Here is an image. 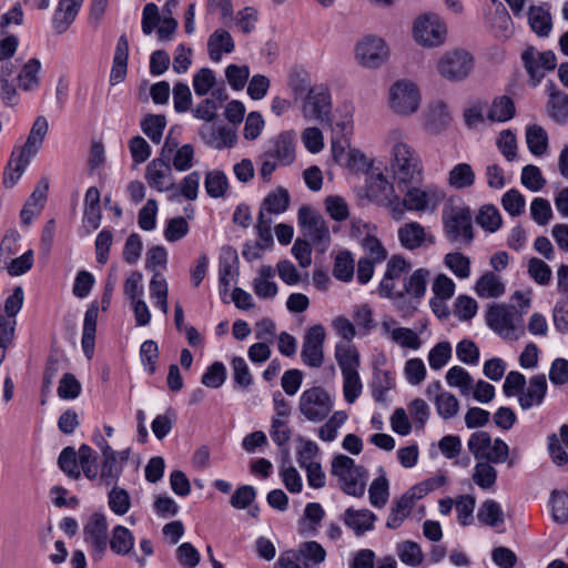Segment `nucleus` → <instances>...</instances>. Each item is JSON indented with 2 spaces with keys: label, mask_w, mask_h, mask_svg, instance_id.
Listing matches in <instances>:
<instances>
[{
  "label": "nucleus",
  "mask_w": 568,
  "mask_h": 568,
  "mask_svg": "<svg viewBox=\"0 0 568 568\" xmlns=\"http://www.w3.org/2000/svg\"><path fill=\"white\" fill-rule=\"evenodd\" d=\"M419 183H403L396 185L398 194L393 199L392 216L400 220L405 210L413 212L435 211L445 197V192L435 184H426L423 187Z\"/></svg>",
  "instance_id": "nucleus-1"
},
{
  "label": "nucleus",
  "mask_w": 568,
  "mask_h": 568,
  "mask_svg": "<svg viewBox=\"0 0 568 568\" xmlns=\"http://www.w3.org/2000/svg\"><path fill=\"white\" fill-rule=\"evenodd\" d=\"M445 237L459 246H470L474 241L473 215L468 206H450L442 214Z\"/></svg>",
  "instance_id": "nucleus-2"
},
{
  "label": "nucleus",
  "mask_w": 568,
  "mask_h": 568,
  "mask_svg": "<svg viewBox=\"0 0 568 568\" xmlns=\"http://www.w3.org/2000/svg\"><path fill=\"white\" fill-rule=\"evenodd\" d=\"M332 475L336 476L341 489L354 497H361L365 491L367 471L363 466L355 465L354 459L345 455L334 457Z\"/></svg>",
  "instance_id": "nucleus-3"
},
{
  "label": "nucleus",
  "mask_w": 568,
  "mask_h": 568,
  "mask_svg": "<svg viewBox=\"0 0 568 568\" xmlns=\"http://www.w3.org/2000/svg\"><path fill=\"white\" fill-rule=\"evenodd\" d=\"M332 475L336 476L341 489L354 497H361L365 491L367 471L363 466L355 465L354 459L345 455L334 457Z\"/></svg>",
  "instance_id": "nucleus-4"
},
{
  "label": "nucleus",
  "mask_w": 568,
  "mask_h": 568,
  "mask_svg": "<svg viewBox=\"0 0 568 568\" xmlns=\"http://www.w3.org/2000/svg\"><path fill=\"white\" fill-rule=\"evenodd\" d=\"M392 169L396 185L420 183L423 166L418 154L406 143H396L393 148Z\"/></svg>",
  "instance_id": "nucleus-5"
},
{
  "label": "nucleus",
  "mask_w": 568,
  "mask_h": 568,
  "mask_svg": "<svg viewBox=\"0 0 568 568\" xmlns=\"http://www.w3.org/2000/svg\"><path fill=\"white\" fill-rule=\"evenodd\" d=\"M333 407V397L321 386L307 388L300 396L298 409L308 422H323L329 415Z\"/></svg>",
  "instance_id": "nucleus-6"
},
{
  "label": "nucleus",
  "mask_w": 568,
  "mask_h": 568,
  "mask_svg": "<svg viewBox=\"0 0 568 568\" xmlns=\"http://www.w3.org/2000/svg\"><path fill=\"white\" fill-rule=\"evenodd\" d=\"M297 220L307 241L322 252L326 251L331 244V234L323 216L311 206L303 205L298 210Z\"/></svg>",
  "instance_id": "nucleus-7"
},
{
  "label": "nucleus",
  "mask_w": 568,
  "mask_h": 568,
  "mask_svg": "<svg viewBox=\"0 0 568 568\" xmlns=\"http://www.w3.org/2000/svg\"><path fill=\"white\" fill-rule=\"evenodd\" d=\"M302 114L306 120H314L331 125L332 98L324 84L312 85L303 99Z\"/></svg>",
  "instance_id": "nucleus-8"
},
{
  "label": "nucleus",
  "mask_w": 568,
  "mask_h": 568,
  "mask_svg": "<svg viewBox=\"0 0 568 568\" xmlns=\"http://www.w3.org/2000/svg\"><path fill=\"white\" fill-rule=\"evenodd\" d=\"M474 58L464 49H455L444 53L437 62L438 73L446 80L459 82L473 71Z\"/></svg>",
  "instance_id": "nucleus-9"
},
{
  "label": "nucleus",
  "mask_w": 568,
  "mask_h": 568,
  "mask_svg": "<svg viewBox=\"0 0 568 568\" xmlns=\"http://www.w3.org/2000/svg\"><path fill=\"white\" fill-rule=\"evenodd\" d=\"M326 558V550L317 541H304L296 551L278 558V568H320Z\"/></svg>",
  "instance_id": "nucleus-10"
},
{
  "label": "nucleus",
  "mask_w": 568,
  "mask_h": 568,
  "mask_svg": "<svg viewBox=\"0 0 568 568\" xmlns=\"http://www.w3.org/2000/svg\"><path fill=\"white\" fill-rule=\"evenodd\" d=\"M520 58L532 87H537L545 78L546 72L552 71L557 67V58L551 50L540 52L535 47L528 45L521 52Z\"/></svg>",
  "instance_id": "nucleus-11"
},
{
  "label": "nucleus",
  "mask_w": 568,
  "mask_h": 568,
  "mask_svg": "<svg viewBox=\"0 0 568 568\" xmlns=\"http://www.w3.org/2000/svg\"><path fill=\"white\" fill-rule=\"evenodd\" d=\"M83 539L91 547L94 559L100 560L108 549L109 525L101 513L92 514L83 526Z\"/></svg>",
  "instance_id": "nucleus-12"
},
{
  "label": "nucleus",
  "mask_w": 568,
  "mask_h": 568,
  "mask_svg": "<svg viewBox=\"0 0 568 568\" xmlns=\"http://www.w3.org/2000/svg\"><path fill=\"white\" fill-rule=\"evenodd\" d=\"M325 328L322 324L311 326L304 337L301 351V359L311 368H320L324 363Z\"/></svg>",
  "instance_id": "nucleus-13"
},
{
  "label": "nucleus",
  "mask_w": 568,
  "mask_h": 568,
  "mask_svg": "<svg viewBox=\"0 0 568 568\" xmlns=\"http://www.w3.org/2000/svg\"><path fill=\"white\" fill-rule=\"evenodd\" d=\"M413 32L415 40L419 44L436 47L444 42L446 27L437 14L425 13L416 19Z\"/></svg>",
  "instance_id": "nucleus-14"
},
{
  "label": "nucleus",
  "mask_w": 568,
  "mask_h": 568,
  "mask_svg": "<svg viewBox=\"0 0 568 568\" xmlns=\"http://www.w3.org/2000/svg\"><path fill=\"white\" fill-rule=\"evenodd\" d=\"M420 94L417 87L409 81H397L389 91L390 108L397 114H412L417 111Z\"/></svg>",
  "instance_id": "nucleus-15"
},
{
  "label": "nucleus",
  "mask_w": 568,
  "mask_h": 568,
  "mask_svg": "<svg viewBox=\"0 0 568 568\" xmlns=\"http://www.w3.org/2000/svg\"><path fill=\"white\" fill-rule=\"evenodd\" d=\"M487 325L500 337L505 339H518L524 333V328L516 327L514 323V313L506 305H493L486 314Z\"/></svg>",
  "instance_id": "nucleus-16"
},
{
  "label": "nucleus",
  "mask_w": 568,
  "mask_h": 568,
  "mask_svg": "<svg viewBox=\"0 0 568 568\" xmlns=\"http://www.w3.org/2000/svg\"><path fill=\"white\" fill-rule=\"evenodd\" d=\"M264 156L272 158L281 166H287L295 160V140L292 131H283L266 142Z\"/></svg>",
  "instance_id": "nucleus-17"
},
{
  "label": "nucleus",
  "mask_w": 568,
  "mask_h": 568,
  "mask_svg": "<svg viewBox=\"0 0 568 568\" xmlns=\"http://www.w3.org/2000/svg\"><path fill=\"white\" fill-rule=\"evenodd\" d=\"M409 270L410 263L405 257L402 255H393L387 262L384 277L379 283L378 291L381 296L404 301V293L395 291L394 281L400 278V276Z\"/></svg>",
  "instance_id": "nucleus-18"
},
{
  "label": "nucleus",
  "mask_w": 568,
  "mask_h": 568,
  "mask_svg": "<svg viewBox=\"0 0 568 568\" xmlns=\"http://www.w3.org/2000/svg\"><path fill=\"white\" fill-rule=\"evenodd\" d=\"M386 43L376 37L364 38L356 47V57L367 68L379 67L387 58Z\"/></svg>",
  "instance_id": "nucleus-19"
},
{
  "label": "nucleus",
  "mask_w": 568,
  "mask_h": 568,
  "mask_svg": "<svg viewBox=\"0 0 568 568\" xmlns=\"http://www.w3.org/2000/svg\"><path fill=\"white\" fill-rule=\"evenodd\" d=\"M366 196L392 212L393 199L397 197L398 194L395 193L394 186L387 181L384 174L377 173L372 174L367 180Z\"/></svg>",
  "instance_id": "nucleus-20"
},
{
  "label": "nucleus",
  "mask_w": 568,
  "mask_h": 568,
  "mask_svg": "<svg viewBox=\"0 0 568 568\" xmlns=\"http://www.w3.org/2000/svg\"><path fill=\"white\" fill-rule=\"evenodd\" d=\"M145 179L149 185L159 192L171 190L174 183L169 160L162 158L152 160L146 166Z\"/></svg>",
  "instance_id": "nucleus-21"
},
{
  "label": "nucleus",
  "mask_w": 568,
  "mask_h": 568,
  "mask_svg": "<svg viewBox=\"0 0 568 568\" xmlns=\"http://www.w3.org/2000/svg\"><path fill=\"white\" fill-rule=\"evenodd\" d=\"M134 542L135 538L132 531L122 525H116L112 529L108 546L110 547L111 551L118 556L135 557V560L142 568L145 566V559L138 557L133 551Z\"/></svg>",
  "instance_id": "nucleus-22"
},
{
  "label": "nucleus",
  "mask_w": 568,
  "mask_h": 568,
  "mask_svg": "<svg viewBox=\"0 0 568 568\" xmlns=\"http://www.w3.org/2000/svg\"><path fill=\"white\" fill-rule=\"evenodd\" d=\"M547 379L545 374L530 377L528 386L524 387L518 396V403L523 409H529L542 404L547 393Z\"/></svg>",
  "instance_id": "nucleus-23"
},
{
  "label": "nucleus",
  "mask_w": 568,
  "mask_h": 568,
  "mask_svg": "<svg viewBox=\"0 0 568 568\" xmlns=\"http://www.w3.org/2000/svg\"><path fill=\"white\" fill-rule=\"evenodd\" d=\"M49 124L48 120L40 115L36 119L28 135L27 141L23 145L17 146L13 150L29 158L30 160L37 155L42 142L48 133Z\"/></svg>",
  "instance_id": "nucleus-24"
},
{
  "label": "nucleus",
  "mask_w": 568,
  "mask_h": 568,
  "mask_svg": "<svg viewBox=\"0 0 568 568\" xmlns=\"http://www.w3.org/2000/svg\"><path fill=\"white\" fill-rule=\"evenodd\" d=\"M98 315V302H92L84 314L81 339L83 353L89 359L92 358L94 353Z\"/></svg>",
  "instance_id": "nucleus-25"
},
{
  "label": "nucleus",
  "mask_w": 568,
  "mask_h": 568,
  "mask_svg": "<svg viewBox=\"0 0 568 568\" xmlns=\"http://www.w3.org/2000/svg\"><path fill=\"white\" fill-rule=\"evenodd\" d=\"M376 516L368 509L356 510L347 508L343 514L344 524L354 531L356 536H362L374 528Z\"/></svg>",
  "instance_id": "nucleus-26"
},
{
  "label": "nucleus",
  "mask_w": 568,
  "mask_h": 568,
  "mask_svg": "<svg viewBox=\"0 0 568 568\" xmlns=\"http://www.w3.org/2000/svg\"><path fill=\"white\" fill-rule=\"evenodd\" d=\"M199 134L205 144L217 150L231 146L235 142V134L226 126L215 128L205 123L200 128Z\"/></svg>",
  "instance_id": "nucleus-27"
},
{
  "label": "nucleus",
  "mask_w": 568,
  "mask_h": 568,
  "mask_svg": "<svg viewBox=\"0 0 568 568\" xmlns=\"http://www.w3.org/2000/svg\"><path fill=\"white\" fill-rule=\"evenodd\" d=\"M448 106L442 102L430 104L425 113L424 125L427 132L436 134L444 131L450 123Z\"/></svg>",
  "instance_id": "nucleus-28"
},
{
  "label": "nucleus",
  "mask_w": 568,
  "mask_h": 568,
  "mask_svg": "<svg viewBox=\"0 0 568 568\" xmlns=\"http://www.w3.org/2000/svg\"><path fill=\"white\" fill-rule=\"evenodd\" d=\"M129 41L125 34H122L116 42L113 63L110 72V83L115 85L122 82L128 72Z\"/></svg>",
  "instance_id": "nucleus-29"
},
{
  "label": "nucleus",
  "mask_w": 568,
  "mask_h": 568,
  "mask_svg": "<svg viewBox=\"0 0 568 568\" xmlns=\"http://www.w3.org/2000/svg\"><path fill=\"white\" fill-rule=\"evenodd\" d=\"M400 245L409 251L419 248L427 240L425 229L418 222H409L402 225L397 231Z\"/></svg>",
  "instance_id": "nucleus-30"
},
{
  "label": "nucleus",
  "mask_w": 568,
  "mask_h": 568,
  "mask_svg": "<svg viewBox=\"0 0 568 568\" xmlns=\"http://www.w3.org/2000/svg\"><path fill=\"white\" fill-rule=\"evenodd\" d=\"M234 48L235 44L232 36L224 29L215 30L207 41L209 55L213 62H220L222 53H231L234 51Z\"/></svg>",
  "instance_id": "nucleus-31"
},
{
  "label": "nucleus",
  "mask_w": 568,
  "mask_h": 568,
  "mask_svg": "<svg viewBox=\"0 0 568 568\" xmlns=\"http://www.w3.org/2000/svg\"><path fill=\"white\" fill-rule=\"evenodd\" d=\"M48 184H38L20 212L21 222L28 226L39 215L47 199Z\"/></svg>",
  "instance_id": "nucleus-32"
},
{
  "label": "nucleus",
  "mask_w": 568,
  "mask_h": 568,
  "mask_svg": "<svg viewBox=\"0 0 568 568\" xmlns=\"http://www.w3.org/2000/svg\"><path fill=\"white\" fill-rule=\"evenodd\" d=\"M335 359L342 374L358 372L359 354L352 343L338 342L335 346Z\"/></svg>",
  "instance_id": "nucleus-33"
},
{
  "label": "nucleus",
  "mask_w": 568,
  "mask_h": 568,
  "mask_svg": "<svg viewBox=\"0 0 568 568\" xmlns=\"http://www.w3.org/2000/svg\"><path fill=\"white\" fill-rule=\"evenodd\" d=\"M102 454L104 459L101 466L100 479L106 486H115L122 474V467L116 460L118 453L105 444V446L102 447Z\"/></svg>",
  "instance_id": "nucleus-34"
},
{
  "label": "nucleus",
  "mask_w": 568,
  "mask_h": 568,
  "mask_svg": "<svg viewBox=\"0 0 568 568\" xmlns=\"http://www.w3.org/2000/svg\"><path fill=\"white\" fill-rule=\"evenodd\" d=\"M430 272L427 268L420 267L414 271L410 276L404 281V290L402 291L405 295L419 301L425 296L427 282Z\"/></svg>",
  "instance_id": "nucleus-35"
},
{
  "label": "nucleus",
  "mask_w": 568,
  "mask_h": 568,
  "mask_svg": "<svg viewBox=\"0 0 568 568\" xmlns=\"http://www.w3.org/2000/svg\"><path fill=\"white\" fill-rule=\"evenodd\" d=\"M275 271L271 265H264L258 271V276L254 278L253 290L260 298H273L277 294V285L271 281Z\"/></svg>",
  "instance_id": "nucleus-36"
},
{
  "label": "nucleus",
  "mask_w": 568,
  "mask_h": 568,
  "mask_svg": "<svg viewBox=\"0 0 568 568\" xmlns=\"http://www.w3.org/2000/svg\"><path fill=\"white\" fill-rule=\"evenodd\" d=\"M288 205V191L278 186L264 197L260 212H263V214H267L268 216H271V214H281L287 210Z\"/></svg>",
  "instance_id": "nucleus-37"
},
{
  "label": "nucleus",
  "mask_w": 568,
  "mask_h": 568,
  "mask_svg": "<svg viewBox=\"0 0 568 568\" xmlns=\"http://www.w3.org/2000/svg\"><path fill=\"white\" fill-rule=\"evenodd\" d=\"M475 291L479 297L496 298L505 293V284L495 273L486 272L476 282Z\"/></svg>",
  "instance_id": "nucleus-38"
},
{
  "label": "nucleus",
  "mask_w": 568,
  "mask_h": 568,
  "mask_svg": "<svg viewBox=\"0 0 568 568\" xmlns=\"http://www.w3.org/2000/svg\"><path fill=\"white\" fill-rule=\"evenodd\" d=\"M30 161L29 158L18 151H12L9 163L3 172V184L6 187L10 189L17 184Z\"/></svg>",
  "instance_id": "nucleus-39"
},
{
  "label": "nucleus",
  "mask_w": 568,
  "mask_h": 568,
  "mask_svg": "<svg viewBox=\"0 0 568 568\" xmlns=\"http://www.w3.org/2000/svg\"><path fill=\"white\" fill-rule=\"evenodd\" d=\"M528 23L531 30L541 38L548 37L552 28L551 16L549 11L538 6L529 7Z\"/></svg>",
  "instance_id": "nucleus-40"
},
{
  "label": "nucleus",
  "mask_w": 568,
  "mask_h": 568,
  "mask_svg": "<svg viewBox=\"0 0 568 568\" xmlns=\"http://www.w3.org/2000/svg\"><path fill=\"white\" fill-rule=\"evenodd\" d=\"M41 63L37 58L30 59L17 75L18 85L23 91H33L39 88V71Z\"/></svg>",
  "instance_id": "nucleus-41"
},
{
  "label": "nucleus",
  "mask_w": 568,
  "mask_h": 568,
  "mask_svg": "<svg viewBox=\"0 0 568 568\" xmlns=\"http://www.w3.org/2000/svg\"><path fill=\"white\" fill-rule=\"evenodd\" d=\"M446 382L450 387L459 389L463 396H469L474 388L473 376L462 366H453L446 373Z\"/></svg>",
  "instance_id": "nucleus-42"
},
{
  "label": "nucleus",
  "mask_w": 568,
  "mask_h": 568,
  "mask_svg": "<svg viewBox=\"0 0 568 568\" xmlns=\"http://www.w3.org/2000/svg\"><path fill=\"white\" fill-rule=\"evenodd\" d=\"M79 9L61 0L53 14L52 24L58 34L64 33L75 20Z\"/></svg>",
  "instance_id": "nucleus-43"
},
{
  "label": "nucleus",
  "mask_w": 568,
  "mask_h": 568,
  "mask_svg": "<svg viewBox=\"0 0 568 568\" xmlns=\"http://www.w3.org/2000/svg\"><path fill=\"white\" fill-rule=\"evenodd\" d=\"M515 115V103L511 98L501 95L496 98L488 111V119L490 121L506 122Z\"/></svg>",
  "instance_id": "nucleus-44"
},
{
  "label": "nucleus",
  "mask_w": 568,
  "mask_h": 568,
  "mask_svg": "<svg viewBox=\"0 0 568 568\" xmlns=\"http://www.w3.org/2000/svg\"><path fill=\"white\" fill-rule=\"evenodd\" d=\"M475 220L478 225L490 233L498 231L503 223L498 209L493 204L483 205Z\"/></svg>",
  "instance_id": "nucleus-45"
},
{
  "label": "nucleus",
  "mask_w": 568,
  "mask_h": 568,
  "mask_svg": "<svg viewBox=\"0 0 568 568\" xmlns=\"http://www.w3.org/2000/svg\"><path fill=\"white\" fill-rule=\"evenodd\" d=\"M549 115L558 123L568 121V94L555 90L550 91V99L548 101Z\"/></svg>",
  "instance_id": "nucleus-46"
},
{
  "label": "nucleus",
  "mask_w": 568,
  "mask_h": 568,
  "mask_svg": "<svg viewBox=\"0 0 568 568\" xmlns=\"http://www.w3.org/2000/svg\"><path fill=\"white\" fill-rule=\"evenodd\" d=\"M165 126L166 119L162 114H148L141 121L143 133L156 144L161 142Z\"/></svg>",
  "instance_id": "nucleus-47"
},
{
  "label": "nucleus",
  "mask_w": 568,
  "mask_h": 568,
  "mask_svg": "<svg viewBox=\"0 0 568 568\" xmlns=\"http://www.w3.org/2000/svg\"><path fill=\"white\" fill-rule=\"evenodd\" d=\"M395 376L390 371L374 369L373 375V396L376 400L385 399L386 393L395 387Z\"/></svg>",
  "instance_id": "nucleus-48"
},
{
  "label": "nucleus",
  "mask_w": 568,
  "mask_h": 568,
  "mask_svg": "<svg viewBox=\"0 0 568 568\" xmlns=\"http://www.w3.org/2000/svg\"><path fill=\"white\" fill-rule=\"evenodd\" d=\"M448 183L457 190L473 186L475 183V173L471 166L467 163H458L455 165L449 172Z\"/></svg>",
  "instance_id": "nucleus-49"
},
{
  "label": "nucleus",
  "mask_w": 568,
  "mask_h": 568,
  "mask_svg": "<svg viewBox=\"0 0 568 568\" xmlns=\"http://www.w3.org/2000/svg\"><path fill=\"white\" fill-rule=\"evenodd\" d=\"M204 187L209 196L219 199L224 196L229 187V180L223 171L213 170L206 173Z\"/></svg>",
  "instance_id": "nucleus-50"
},
{
  "label": "nucleus",
  "mask_w": 568,
  "mask_h": 568,
  "mask_svg": "<svg viewBox=\"0 0 568 568\" xmlns=\"http://www.w3.org/2000/svg\"><path fill=\"white\" fill-rule=\"evenodd\" d=\"M528 150L536 156L545 154L548 146L547 132L540 125H531L526 131Z\"/></svg>",
  "instance_id": "nucleus-51"
},
{
  "label": "nucleus",
  "mask_w": 568,
  "mask_h": 568,
  "mask_svg": "<svg viewBox=\"0 0 568 568\" xmlns=\"http://www.w3.org/2000/svg\"><path fill=\"white\" fill-rule=\"evenodd\" d=\"M477 519L484 525L495 527L504 521V513L497 501L488 499L479 507Z\"/></svg>",
  "instance_id": "nucleus-52"
},
{
  "label": "nucleus",
  "mask_w": 568,
  "mask_h": 568,
  "mask_svg": "<svg viewBox=\"0 0 568 568\" xmlns=\"http://www.w3.org/2000/svg\"><path fill=\"white\" fill-rule=\"evenodd\" d=\"M354 258L348 251H341L334 261L333 275L342 282H349L354 276Z\"/></svg>",
  "instance_id": "nucleus-53"
},
{
  "label": "nucleus",
  "mask_w": 568,
  "mask_h": 568,
  "mask_svg": "<svg viewBox=\"0 0 568 568\" xmlns=\"http://www.w3.org/2000/svg\"><path fill=\"white\" fill-rule=\"evenodd\" d=\"M397 555L402 562L407 566H419L424 560V554L420 546L412 540L399 542L396 547Z\"/></svg>",
  "instance_id": "nucleus-54"
},
{
  "label": "nucleus",
  "mask_w": 568,
  "mask_h": 568,
  "mask_svg": "<svg viewBox=\"0 0 568 568\" xmlns=\"http://www.w3.org/2000/svg\"><path fill=\"white\" fill-rule=\"evenodd\" d=\"M310 82V74L305 70L295 68L290 72L287 83L294 101H298L305 97L311 88Z\"/></svg>",
  "instance_id": "nucleus-55"
},
{
  "label": "nucleus",
  "mask_w": 568,
  "mask_h": 568,
  "mask_svg": "<svg viewBox=\"0 0 568 568\" xmlns=\"http://www.w3.org/2000/svg\"><path fill=\"white\" fill-rule=\"evenodd\" d=\"M435 407L443 419H449L457 415L459 402L452 393L440 392L435 398Z\"/></svg>",
  "instance_id": "nucleus-56"
},
{
  "label": "nucleus",
  "mask_w": 568,
  "mask_h": 568,
  "mask_svg": "<svg viewBox=\"0 0 568 568\" xmlns=\"http://www.w3.org/2000/svg\"><path fill=\"white\" fill-rule=\"evenodd\" d=\"M550 505L554 521L561 525L568 523V494L562 490H552Z\"/></svg>",
  "instance_id": "nucleus-57"
},
{
  "label": "nucleus",
  "mask_w": 568,
  "mask_h": 568,
  "mask_svg": "<svg viewBox=\"0 0 568 568\" xmlns=\"http://www.w3.org/2000/svg\"><path fill=\"white\" fill-rule=\"evenodd\" d=\"M58 465L61 470L72 479H79L81 471L79 468L78 453L71 446L63 448L60 453Z\"/></svg>",
  "instance_id": "nucleus-58"
},
{
  "label": "nucleus",
  "mask_w": 568,
  "mask_h": 568,
  "mask_svg": "<svg viewBox=\"0 0 568 568\" xmlns=\"http://www.w3.org/2000/svg\"><path fill=\"white\" fill-rule=\"evenodd\" d=\"M108 504L115 515L123 516L131 507V497L124 488L114 486L108 494Z\"/></svg>",
  "instance_id": "nucleus-59"
},
{
  "label": "nucleus",
  "mask_w": 568,
  "mask_h": 568,
  "mask_svg": "<svg viewBox=\"0 0 568 568\" xmlns=\"http://www.w3.org/2000/svg\"><path fill=\"white\" fill-rule=\"evenodd\" d=\"M491 447V438L486 432L474 433L468 440L469 452L477 459L487 460Z\"/></svg>",
  "instance_id": "nucleus-60"
},
{
  "label": "nucleus",
  "mask_w": 568,
  "mask_h": 568,
  "mask_svg": "<svg viewBox=\"0 0 568 568\" xmlns=\"http://www.w3.org/2000/svg\"><path fill=\"white\" fill-rule=\"evenodd\" d=\"M444 262L458 278H467L470 275V261L464 254L448 253L445 255Z\"/></svg>",
  "instance_id": "nucleus-61"
},
{
  "label": "nucleus",
  "mask_w": 568,
  "mask_h": 568,
  "mask_svg": "<svg viewBox=\"0 0 568 568\" xmlns=\"http://www.w3.org/2000/svg\"><path fill=\"white\" fill-rule=\"evenodd\" d=\"M497 471L486 462L477 463L473 474V480L483 489H489L496 484Z\"/></svg>",
  "instance_id": "nucleus-62"
},
{
  "label": "nucleus",
  "mask_w": 568,
  "mask_h": 568,
  "mask_svg": "<svg viewBox=\"0 0 568 568\" xmlns=\"http://www.w3.org/2000/svg\"><path fill=\"white\" fill-rule=\"evenodd\" d=\"M520 181L521 184L531 192H538L546 185V180L540 169L532 164L523 168Z\"/></svg>",
  "instance_id": "nucleus-63"
},
{
  "label": "nucleus",
  "mask_w": 568,
  "mask_h": 568,
  "mask_svg": "<svg viewBox=\"0 0 568 568\" xmlns=\"http://www.w3.org/2000/svg\"><path fill=\"white\" fill-rule=\"evenodd\" d=\"M526 205L525 196L516 189L508 190L501 196V206L510 216L520 215Z\"/></svg>",
  "instance_id": "nucleus-64"
}]
</instances>
